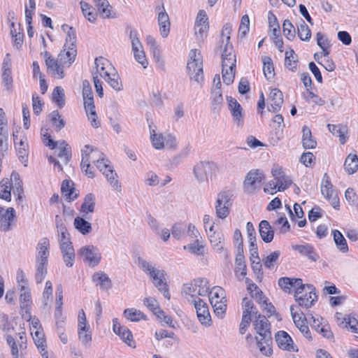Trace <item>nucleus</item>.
<instances>
[{
    "instance_id": "48",
    "label": "nucleus",
    "mask_w": 358,
    "mask_h": 358,
    "mask_svg": "<svg viewBox=\"0 0 358 358\" xmlns=\"http://www.w3.org/2000/svg\"><path fill=\"white\" fill-rule=\"evenodd\" d=\"M269 99L271 100V103H273V105L276 106H282L283 103L282 92L277 88L271 90L269 94Z\"/></svg>"
},
{
    "instance_id": "12",
    "label": "nucleus",
    "mask_w": 358,
    "mask_h": 358,
    "mask_svg": "<svg viewBox=\"0 0 358 358\" xmlns=\"http://www.w3.org/2000/svg\"><path fill=\"white\" fill-rule=\"evenodd\" d=\"M92 280L103 290H108L113 285L111 280L103 271L94 273L92 276Z\"/></svg>"
},
{
    "instance_id": "20",
    "label": "nucleus",
    "mask_w": 358,
    "mask_h": 358,
    "mask_svg": "<svg viewBox=\"0 0 358 358\" xmlns=\"http://www.w3.org/2000/svg\"><path fill=\"white\" fill-rule=\"evenodd\" d=\"M61 191L64 196H65L69 201H73L78 197V194L74 193V183L71 180H63L61 185Z\"/></svg>"
},
{
    "instance_id": "18",
    "label": "nucleus",
    "mask_w": 358,
    "mask_h": 358,
    "mask_svg": "<svg viewBox=\"0 0 358 358\" xmlns=\"http://www.w3.org/2000/svg\"><path fill=\"white\" fill-rule=\"evenodd\" d=\"M77 55V50L76 45L73 43H71L68 45V50L61 51L59 54V59L60 62L66 64L69 63V66L75 61Z\"/></svg>"
},
{
    "instance_id": "19",
    "label": "nucleus",
    "mask_w": 358,
    "mask_h": 358,
    "mask_svg": "<svg viewBox=\"0 0 358 358\" xmlns=\"http://www.w3.org/2000/svg\"><path fill=\"white\" fill-rule=\"evenodd\" d=\"M329 131L333 134V135L339 137L341 144L343 145L346 142V134H348V127L345 125L338 124H331L327 125Z\"/></svg>"
},
{
    "instance_id": "29",
    "label": "nucleus",
    "mask_w": 358,
    "mask_h": 358,
    "mask_svg": "<svg viewBox=\"0 0 358 358\" xmlns=\"http://www.w3.org/2000/svg\"><path fill=\"white\" fill-rule=\"evenodd\" d=\"M48 262H36V273H35V280L37 284L41 283L48 272Z\"/></svg>"
},
{
    "instance_id": "5",
    "label": "nucleus",
    "mask_w": 358,
    "mask_h": 358,
    "mask_svg": "<svg viewBox=\"0 0 358 358\" xmlns=\"http://www.w3.org/2000/svg\"><path fill=\"white\" fill-rule=\"evenodd\" d=\"M264 179V175L262 171L259 169L251 170L248 173L244 180V187L248 192L254 190Z\"/></svg>"
},
{
    "instance_id": "57",
    "label": "nucleus",
    "mask_w": 358,
    "mask_h": 358,
    "mask_svg": "<svg viewBox=\"0 0 358 358\" xmlns=\"http://www.w3.org/2000/svg\"><path fill=\"white\" fill-rule=\"evenodd\" d=\"M230 111L234 122H236L238 125L242 124L243 122V108L241 104L236 105V107L231 108V110Z\"/></svg>"
},
{
    "instance_id": "37",
    "label": "nucleus",
    "mask_w": 358,
    "mask_h": 358,
    "mask_svg": "<svg viewBox=\"0 0 358 358\" xmlns=\"http://www.w3.org/2000/svg\"><path fill=\"white\" fill-rule=\"evenodd\" d=\"M103 174L106 176L110 185L115 189H120L121 185H120L118 180L117 179V175L116 172L113 169L112 166L110 167V169L104 170Z\"/></svg>"
},
{
    "instance_id": "6",
    "label": "nucleus",
    "mask_w": 358,
    "mask_h": 358,
    "mask_svg": "<svg viewBox=\"0 0 358 358\" xmlns=\"http://www.w3.org/2000/svg\"><path fill=\"white\" fill-rule=\"evenodd\" d=\"M93 152H98V149L90 145H85V150H82V161L80 163L81 169L84 170L85 175L90 178L94 177V173L90 164V155Z\"/></svg>"
},
{
    "instance_id": "44",
    "label": "nucleus",
    "mask_w": 358,
    "mask_h": 358,
    "mask_svg": "<svg viewBox=\"0 0 358 358\" xmlns=\"http://www.w3.org/2000/svg\"><path fill=\"white\" fill-rule=\"evenodd\" d=\"M150 140L152 141V145L157 150H160L164 147V140L162 134H156L154 129H151V126L150 125Z\"/></svg>"
},
{
    "instance_id": "51",
    "label": "nucleus",
    "mask_w": 358,
    "mask_h": 358,
    "mask_svg": "<svg viewBox=\"0 0 358 358\" xmlns=\"http://www.w3.org/2000/svg\"><path fill=\"white\" fill-rule=\"evenodd\" d=\"M108 60L106 58H103L102 57H96L94 62L96 72L94 74H99L101 77L104 78V72H107L106 71H105L106 65L108 64Z\"/></svg>"
},
{
    "instance_id": "16",
    "label": "nucleus",
    "mask_w": 358,
    "mask_h": 358,
    "mask_svg": "<svg viewBox=\"0 0 358 358\" xmlns=\"http://www.w3.org/2000/svg\"><path fill=\"white\" fill-rule=\"evenodd\" d=\"M15 217V211L13 208H8L0 219V231H8L11 229V223Z\"/></svg>"
},
{
    "instance_id": "63",
    "label": "nucleus",
    "mask_w": 358,
    "mask_h": 358,
    "mask_svg": "<svg viewBox=\"0 0 358 358\" xmlns=\"http://www.w3.org/2000/svg\"><path fill=\"white\" fill-rule=\"evenodd\" d=\"M135 59L143 66V68H147L148 62L145 57V55L143 48L138 49V51L133 50Z\"/></svg>"
},
{
    "instance_id": "53",
    "label": "nucleus",
    "mask_w": 358,
    "mask_h": 358,
    "mask_svg": "<svg viewBox=\"0 0 358 358\" xmlns=\"http://www.w3.org/2000/svg\"><path fill=\"white\" fill-rule=\"evenodd\" d=\"M278 286L286 293H290L291 288L294 287V280L292 278L282 277L278 279Z\"/></svg>"
},
{
    "instance_id": "59",
    "label": "nucleus",
    "mask_w": 358,
    "mask_h": 358,
    "mask_svg": "<svg viewBox=\"0 0 358 358\" xmlns=\"http://www.w3.org/2000/svg\"><path fill=\"white\" fill-rule=\"evenodd\" d=\"M222 67L228 68L229 71L236 70V55H229L222 57Z\"/></svg>"
},
{
    "instance_id": "4",
    "label": "nucleus",
    "mask_w": 358,
    "mask_h": 358,
    "mask_svg": "<svg viewBox=\"0 0 358 358\" xmlns=\"http://www.w3.org/2000/svg\"><path fill=\"white\" fill-rule=\"evenodd\" d=\"M78 255L92 266L98 265L101 258L99 249L94 245L82 247L78 251Z\"/></svg>"
},
{
    "instance_id": "3",
    "label": "nucleus",
    "mask_w": 358,
    "mask_h": 358,
    "mask_svg": "<svg viewBox=\"0 0 358 358\" xmlns=\"http://www.w3.org/2000/svg\"><path fill=\"white\" fill-rule=\"evenodd\" d=\"M230 194L227 192H221L217 194L215 206V213L217 217L224 219L229 214V208L231 206Z\"/></svg>"
},
{
    "instance_id": "62",
    "label": "nucleus",
    "mask_w": 358,
    "mask_h": 358,
    "mask_svg": "<svg viewBox=\"0 0 358 358\" xmlns=\"http://www.w3.org/2000/svg\"><path fill=\"white\" fill-rule=\"evenodd\" d=\"M251 262V267L254 272V273L256 275L257 279L261 280V279L263 278V271H262V265L259 260L257 259H252L250 260Z\"/></svg>"
},
{
    "instance_id": "10",
    "label": "nucleus",
    "mask_w": 358,
    "mask_h": 358,
    "mask_svg": "<svg viewBox=\"0 0 358 358\" xmlns=\"http://www.w3.org/2000/svg\"><path fill=\"white\" fill-rule=\"evenodd\" d=\"M50 241L48 238H43L38 242L36 246L37 254L36 262H48L50 255Z\"/></svg>"
},
{
    "instance_id": "50",
    "label": "nucleus",
    "mask_w": 358,
    "mask_h": 358,
    "mask_svg": "<svg viewBox=\"0 0 358 358\" xmlns=\"http://www.w3.org/2000/svg\"><path fill=\"white\" fill-rule=\"evenodd\" d=\"M62 29L63 31L66 33V43L71 44L73 43L76 45V29L66 24H64L62 26Z\"/></svg>"
},
{
    "instance_id": "33",
    "label": "nucleus",
    "mask_w": 358,
    "mask_h": 358,
    "mask_svg": "<svg viewBox=\"0 0 358 358\" xmlns=\"http://www.w3.org/2000/svg\"><path fill=\"white\" fill-rule=\"evenodd\" d=\"M289 51L285 52V66L292 71L296 70L297 55L293 49L289 48Z\"/></svg>"
},
{
    "instance_id": "56",
    "label": "nucleus",
    "mask_w": 358,
    "mask_h": 358,
    "mask_svg": "<svg viewBox=\"0 0 358 358\" xmlns=\"http://www.w3.org/2000/svg\"><path fill=\"white\" fill-rule=\"evenodd\" d=\"M277 182L278 184V191L282 192L291 185L292 181L288 176L284 174L277 178Z\"/></svg>"
},
{
    "instance_id": "55",
    "label": "nucleus",
    "mask_w": 358,
    "mask_h": 358,
    "mask_svg": "<svg viewBox=\"0 0 358 358\" xmlns=\"http://www.w3.org/2000/svg\"><path fill=\"white\" fill-rule=\"evenodd\" d=\"M2 83L8 92L13 90V77L11 76V71H2L1 75Z\"/></svg>"
},
{
    "instance_id": "22",
    "label": "nucleus",
    "mask_w": 358,
    "mask_h": 358,
    "mask_svg": "<svg viewBox=\"0 0 358 358\" xmlns=\"http://www.w3.org/2000/svg\"><path fill=\"white\" fill-rule=\"evenodd\" d=\"M295 301L298 303L299 306L308 308L311 307L315 301L317 300V295L316 294L315 290L314 294H311V298L309 297V292L305 294L297 295V297H294Z\"/></svg>"
},
{
    "instance_id": "24",
    "label": "nucleus",
    "mask_w": 358,
    "mask_h": 358,
    "mask_svg": "<svg viewBox=\"0 0 358 358\" xmlns=\"http://www.w3.org/2000/svg\"><path fill=\"white\" fill-rule=\"evenodd\" d=\"M332 234L336 248L343 253L348 252L349 248L347 241L341 232L337 229H334L332 231Z\"/></svg>"
},
{
    "instance_id": "35",
    "label": "nucleus",
    "mask_w": 358,
    "mask_h": 358,
    "mask_svg": "<svg viewBox=\"0 0 358 358\" xmlns=\"http://www.w3.org/2000/svg\"><path fill=\"white\" fill-rule=\"evenodd\" d=\"M64 97L65 94L64 89L60 86L55 87L52 94V99L60 108L65 104Z\"/></svg>"
},
{
    "instance_id": "23",
    "label": "nucleus",
    "mask_w": 358,
    "mask_h": 358,
    "mask_svg": "<svg viewBox=\"0 0 358 358\" xmlns=\"http://www.w3.org/2000/svg\"><path fill=\"white\" fill-rule=\"evenodd\" d=\"M86 219L84 217L78 216L74 219L73 222L75 228L83 235L88 234L92 231V224Z\"/></svg>"
},
{
    "instance_id": "31",
    "label": "nucleus",
    "mask_w": 358,
    "mask_h": 358,
    "mask_svg": "<svg viewBox=\"0 0 358 358\" xmlns=\"http://www.w3.org/2000/svg\"><path fill=\"white\" fill-rule=\"evenodd\" d=\"M96 6L98 8L100 15L103 18L113 17L111 15L112 7L106 0H96Z\"/></svg>"
},
{
    "instance_id": "27",
    "label": "nucleus",
    "mask_w": 358,
    "mask_h": 358,
    "mask_svg": "<svg viewBox=\"0 0 358 358\" xmlns=\"http://www.w3.org/2000/svg\"><path fill=\"white\" fill-rule=\"evenodd\" d=\"M224 235L220 231H213L210 235V242L213 249L220 252L223 250L224 245Z\"/></svg>"
},
{
    "instance_id": "2",
    "label": "nucleus",
    "mask_w": 358,
    "mask_h": 358,
    "mask_svg": "<svg viewBox=\"0 0 358 358\" xmlns=\"http://www.w3.org/2000/svg\"><path fill=\"white\" fill-rule=\"evenodd\" d=\"M216 171V166L212 162L201 161L198 162L193 169L195 178L199 182L208 181L209 176H211Z\"/></svg>"
},
{
    "instance_id": "52",
    "label": "nucleus",
    "mask_w": 358,
    "mask_h": 358,
    "mask_svg": "<svg viewBox=\"0 0 358 358\" xmlns=\"http://www.w3.org/2000/svg\"><path fill=\"white\" fill-rule=\"evenodd\" d=\"M242 305L244 307L243 314H247L248 313V315H255V317L259 314L258 311L253 312V309L256 310V307L254 306L252 301L248 299L247 297L243 299Z\"/></svg>"
},
{
    "instance_id": "9",
    "label": "nucleus",
    "mask_w": 358,
    "mask_h": 358,
    "mask_svg": "<svg viewBox=\"0 0 358 358\" xmlns=\"http://www.w3.org/2000/svg\"><path fill=\"white\" fill-rule=\"evenodd\" d=\"M292 249L297 251L301 255L306 257L312 262H315L320 259V256L314 247L308 243L292 245Z\"/></svg>"
},
{
    "instance_id": "49",
    "label": "nucleus",
    "mask_w": 358,
    "mask_h": 358,
    "mask_svg": "<svg viewBox=\"0 0 358 358\" xmlns=\"http://www.w3.org/2000/svg\"><path fill=\"white\" fill-rule=\"evenodd\" d=\"M215 300H226L224 296V290L220 287H214L209 292V301L213 302Z\"/></svg>"
},
{
    "instance_id": "60",
    "label": "nucleus",
    "mask_w": 358,
    "mask_h": 358,
    "mask_svg": "<svg viewBox=\"0 0 358 358\" xmlns=\"http://www.w3.org/2000/svg\"><path fill=\"white\" fill-rule=\"evenodd\" d=\"M20 303H31V292L29 287L22 286L20 295Z\"/></svg>"
},
{
    "instance_id": "7",
    "label": "nucleus",
    "mask_w": 358,
    "mask_h": 358,
    "mask_svg": "<svg viewBox=\"0 0 358 358\" xmlns=\"http://www.w3.org/2000/svg\"><path fill=\"white\" fill-rule=\"evenodd\" d=\"M187 69L192 80L199 83L203 81V64L201 60H197V62L188 61Z\"/></svg>"
},
{
    "instance_id": "45",
    "label": "nucleus",
    "mask_w": 358,
    "mask_h": 358,
    "mask_svg": "<svg viewBox=\"0 0 358 358\" xmlns=\"http://www.w3.org/2000/svg\"><path fill=\"white\" fill-rule=\"evenodd\" d=\"M280 251L275 250L268 255L263 259L264 265L265 267L271 269L275 264H278V261L280 256Z\"/></svg>"
},
{
    "instance_id": "42",
    "label": "nucleus",
    "mask_w": 358,
    "mask_h": 358,
    "mask_svg": "<svg viewBox=\"0 0 358 358\" xmlns=\"http://www.w3.org/2000/svg\"><path fill=\"white\" fill-rule=\"evenodd\" d=\"M297 34L303 41H309L310 39L311 31L303 20H301V23L298 27Z\"/></svg>"
},
{
    "instance_id": "34",
    "label": "nucleus",
    "mask_w": 358,
    "mask_h": 358,
    "mask_svg": "<svg viewBox=\"0 0 358 358\" xmlns=\"http://www.w3.org/2000/svg\"><path fill=\"white\" fill-rule=\"evenodd\" d=\"M84 106L88 118L91 122V125L94 128H98L100 126V122L97 120L94 103H90L85 104Z\"/></svg>"
},
{
    "instance_id": "14",
    "label": "nucleus",
    "mask_w": 358,
    "mask_h": 358,
    "mask_svg": "<svg viewBox=\"0 0 358 358\" xmlns=\"http://www.w3.org/2000/svg\"><path fill=\"white\" fill-rule=\"evenodd\" d=\"M259 233L262 241L266 243H271L273 240L274 231L267 220L260 222L259 224Z\"/></svg>"
},
{
    "instance_id": "58",
    "label": "nucleus",
    "mask_w": 358,
    "mask_h": 358,
    "mask_svg": "<svg viewBox=\"0 0 358 358\" xmlns=\"http://www.w3.org/2000/svg\"><path fill=\"white\" fill-rule=\"evenodd\" d=\"M344 323L345 327H349L352 332L358 334V320L356 318L351 317L350 316L345 317L340 325H342Z\"/></svg>"
},
{
    "instance_id": "25",
    "label": "nucleus",
    "mask_w": 358,
    "mask_h": 358,
    "mask_svg": "<svg viewBox=\"0 0 358 358\" xmlns=\"http://www.w3.org/2000/svg\"><path fill=\"white\" fill-rule=\"evenodd\" d=\"M223 104V96L221 91H211V108L214 113H218Z\"/></svg>"
},
{
    "instance_id": "38",
    "label": "nucleus",
    "mask_w": 358,
    "mask_h": 358,
    "mask_svg": "<svg viewBox=\"0 0 358 358\" xmlns=\"http://www.w3.org/2000/svg\"><path fill=\"white\" fill-rule=\"evenodd\" d=\"M197 317L199 322L205 325L210 326L211 317L208 311V306H203L202 308H197L196 311Z\"/></svg>"
},
{
    "instance_id": "8",
    "label": "nucleus",
    "mask_w": 358,
    "mask_h": 358,
    "mask_svg": "<svg viewBox=\"0 0 358 358\" xmlns=\"http://www.w3.org/2000/svg\"><path fill=\"white\" fill-rule=\"evenodd\" d=\"M278 346L282 350L295 351L294 349V342L291 336L285 331H279L275 336ZM296 351H298L296 349Z\"/></svg>"
},
{
    "instance_id": "46",
    "label": "nucleus",
    "mask_w": 358,
    "mask_h": 358,
    "mask_svg": "<svg viewBox=\"0 0 358 358\" xmlns=\"http://www.w3.org/2000/svg\"><path fill=\"white\" fill-rule=\"evenodd\" d=\"M153 283L158 290L163 293V295L166 299H170L171 296L169 292V286L166 281L164 273H163V278H159L158 280L153 282Z\"/></svg>"
},
{
    "instance_id": "40",
    "label": "nucleus",
    "mask_w": 358,
    "mask_h": 358,
    "mask_svg": "<svg viewBox=\"0 0 358 358\" xmlns=\"http://www.w3.org/2000/svg\"><path fill=\"white\" fill-rule=\"evenodd\" d=\"M50 120L52 124L55 126L57 131H60L66 125L65 120L62 117L58 110H53L50 114Z\"/></svg>"
},
{
    "instance_id": "54",
    "label": "nucleus",
    "mask_w": 358,
    "mask_h": 358,
    "mask_svg": "<svg viewBox=\"0 0 358 358\" xmlns=\"http://www.w3.org/2000/svg\"><path fill=\"white\" fill-rule=\"evenodd\" d=\"M27 145L22 140H20L18 147L15 145L16 150L18 154L19 160L22 162H27L28 160V153L26 150Z\"/></svg>"
},
{
    "instance_id": "11",
    "label": "nucleus",
    "mask_w": 358,
    "mask_h": 358,
    "mask_svg": "<svg viewBox=\"0 0 358 358\" xmlns=\"http://www.w3.org/2000/svg\"><path fill=\"white\" fill-rule=\"evenodd\" d=\"M59 248L62 255L64 264L68 267H72L75 261V250L72 242H69V244L62 243L59 245Z\"/></svg>"
},
{
    "instance_id": "64",
    "label": "nucleus",
    "mask_w": 358,
    "mask_h": 358,
    "mask_svg": "<svg viewBox=\"0 0 358 358\" xmlns=\"http://www.w3.org/2000/svg\"><path fill=\"white\" fill-rule=\"evenodd\" d=\"M235 71L236 70L229 71L228 68H222V79L223 82L226 85H229L234 82L235 77Z\"/></svg>"
},
{
    "instance_id": "41",
    "label": "nucleus",
    "mask_w": 358,
    "mask_h": 358,
    "mask_svg": "<svg viewBox=\"0 0 358 358\" xmlns=\"http://www.w3.org/2000/svg\"><path fill=\"white\" fill-rule=\"evenodd\" d=\"M282 32L284 36L289 41H293L295 38L296 30L290 20H284L282 24Z\"/></svg>"
},
{
    "instance_id": "39",
    "label": "nucleus",
    "mask_w": 358,
    "mask_h": 358,
    "mask_svg": "<svg viewBox=\"0 0 358 358\" xmlns=\"http://www.w3.org/2000/svg\"><path fill=\"white\" fill-rule=\"evenodd\" d=\"M80 4L85 17H86L90 22H94L96 19L97 15L95 9L87 3L83 1H80Z\"/></svg>"
},
{
    "instance_id": "1",
    "label": "nucleus",
    "mask_w": 358,
    "mask_h": 358,
    "mask_svg": "<svg viewBox=\"0 0 358 358\" xmlns=\"http://www.w3.org/2000/svg\"><path fill=\"white\" fill-rule=\"evenodd\" d=\"M253 326L257 335L255 338L259 351L262 355L270 357L273 354V338L270 322L266 316L258 314L253 321Z\"/></svg>"
},
{
    "instance_id": "17",
    "label": "nucleus",
    "mask_w": 358,
    "mask_h": 358,
    "mask_svg": "<svg viewBox=\"0 0 358 358\" xmlns=\"http://www.w3.org/2000/svg\"><path fill=\"white\" fill-rule=\"evenodd\" d=\"M158 24L162 37H166L170 31L171 23L164 6H162V10L158 13Z\"/></svg>"
},
{
    "instance_id": "13",
    "label": "nucleus",
    "mask_w": 358,
    "mask_h": 358,
    "mask_svg": "<svg viewBox=\"0 0 358 358\" xmlns=\"http://www.w3.org/2000/svg\"><path fill=\"white\" fill-rule=\"evenodd\" d=\"M138 264L143 271L149 275L153 282L158 280L159 278H163V273H164L163 270L157 269L149 262L140 257L138 258Z\"/></svg>"
},
{
    "instance_id": "32",
    "label": "nucleus",
    "mask_w": 358,
    "mask_h": 358,
    "mask_svg": "<svg viewBox=\"0 0 358 358\" xmlns=\"http://www.w3.org/2000/svg\"><path fill=\"white\" fill-rule=\"evenodd\" d=\"M124 317L131 322H138L141 320H146V315L135 308H127L124 310Z\"/></svg>"
},
{
    "instance_id": "47",
    "label": "nucleus",
    "mask_w": 358,
    "mask_h": 358,
    "mask_svg": "<svg viewBox=\"0 0 358 358\" xmlns=\"http://www.w3.org/2000/svg\"><path fill=\"white\" fill-rule=\"evenodd\" d=\"M226 301L227 300H215L213 303L210 302L214 309L215 314L220 318H222L224 315L225 314L227 309V304L225 303Z\"/></svg>"
},
{
    "instance_id": "30",
    "label": "nucleus",
    "mask_w": 358,
    "mask_h": 358,
    "mask_svg": "<svg viewBox=\"0 0 358 358\" xmlns=\"http://www.w3.org/2000/svg\"><path fill=\"white\" fill-rule=\"evenodd\" d=\"M293 280L294 287H296L294 297H297V295L303 294L305 288L307 287L309 290V297L311 298V294H314V291L315 290L313 285L310 284H303L302 279L301 278H293Z\"/></svg>"
},
{
    "instance_id": "28",
    "label": "nucleus",
    "mask_w": 358,
    "mask_h": 358,
    "mask_svg": "<svg viewBox=\"0 0 358 358\" xmlns=\"http://www.w3.org/2000/svg\"><path fill=\"white\" fill-rule=\"evenodd\" d=\"M344 166L349 174L355 173L358 169V157L355 154H350L345 159Z\"/></svg>"
},
{
    "instance_id": "43",
    "label": "nucleus",
    "mask_w": 358,
    "mask_h": 358,
    "mask_svg": "<svg viewBox=\"0 0 358 358\" xmlns=\"http://www.w3.org/2000/svg\"><path fill=\"white\" fill-rule=\"evenodd\" d=\"M263 71L265 77L269 80L273 78L274 67L272 59L270 57H265L263 59Z\"/></svg>"
},
{
    "instance_id": "36",
    "label": "nucleus",
    "mask_w": 358,
    "mask_h": 358,
    "mask_svg": "<svg viewBox=\"0 0 358 358\" xmlns=\"http://www.w3.org/2000/svg\"><path fill=\"white\" fill-rule=\"evenodd\" d=\"M104 79L115 90L120 91L122 89V85L119 81L120 78L117 73L104 72Z\"/></svg>"
},
{
    "instance_id": "21",
    "label": "nucleus",
    "mask_w": 358,
    "mask_h": 358,
    "mask_svg": "<svg viewBox=\"0 0 358 358\" xmlns=\"http://www.w3.org/2000/svg\"><path fill=\"white\" fill-rule=\"evenodd\" d=\"M302 145L304 149H313L317 145V142L312 136L310 128L307 126H303L302 129Z\"/></svg>"
},
{
    "instance_id": "15",
    "label": "nucleus",
    "mask_w": 358,
    "mask_h": 358,
    "mask_svg": "<svg viewBox=\"0 0 358 358\" xmlns=\"http://www.w3.org/2000/svg\"><path fill=\"white\" fill-rule=\"evenodd\" d=\"M95 208V196L93 194H87L85 198L84 201L82 203L80 209V212L83 217L90 219V216H88L89 213H93Z\"/></svg>"
},
{
    "instance_id": "26",
    "label": "nucleus",
    "mask_w": 358,
    "mask_h": 358,
    "mask_svg": "<svg viewBox=\"0 0 358 358\" xmlns=\"http://www.w3.org/2000/svg\"><path fill=\"white\" fill-rule=\"evenodd\" d=\"M45 65L48 70L52 72L54 76L57 75L59 78L64 77V72L63 69L60 66L57 60L55 59L47 58L45 59Z\"/></svg>"
},
{
    "instance_id": "61",
    "label": "nucleus",
    "mask_w": 358,
    "mask_h": 358,
    "mask_svg": "<svg viewBox=\"0 0 358 358\" xmlns=\"http://www.w3.org/2000/svg\"><path fill=\"white\" fill-rule=\"evenodd\" d=\"M33 339L37 348L41 350H44V347H45L44 334L38 330H36L33 335Z\"/></svg>"
}]
</instances>
